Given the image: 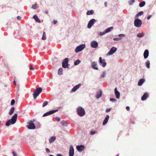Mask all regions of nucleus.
Segmentation results:
<instances>
[{"mask_svg":"<svg viewBox=\"0 0 156 156\" xmlns=\"http://www.w3.org/2000/svg\"><path fill=\"white\" fill-rule=\"evenodd\" d=\"M144 35L145 34L144 33H139L137 34V36L138 37L141 38L144 37Z\"/></svg>","mask_w":156,"mask_h":156,"instance_id":"nucleus-29","label":"nucleus"},{"mask_svg":"<svg viewBox=\"0 0 156 156\" xmlns=\"http://www.w3.org/2000/svg\"><path fill=\"white\" fill-rule=\"evenodd\" d=\"M118 36L119 37H124L126 36V35L123 34H119L118 35Z\"/></svg>","mask_w":156,"mask_h":156,"instance_id":"nucleus-44","label":"nucleus"},{"mask_svg":"<svg viewBox=\"0 0 156 156\" xmlns=\"http://www.w3.org/2000/svg\"><path fill=\"white\" fill-rule=\"evenodd\" d=\"M57 23V21L56 20H54L53 21V23L54 24H55Z\"/></svg>","mask_w":156,"mask_h":156,"instance_id":"nucleus-53","label":"nucleus"},{"mask_svg":"<svg viewBox=\"0 0 156 156\" xmlns=\"http://www.w3.org/2000/svg\"><path fill=\"white\" fill-rule=\"evenodd\" d=\"M85 47L86 45L84 44H80L76 47L75 51L76 53L82 51Z\"/></svg>","mask_w":156,"mask_h":156,"instance_id":"nucleus-4","label":"nucleus"},{"mask_svg":"<svg viewBox=\"0 0 156 156\" xmlns=\"http://www.w3.org/2000/svg\"><path fill=\"white\" fill-rule=\"evenodd\" d=\"M49 156H54L53 155L50 154V155Z\"/></svg>","mask_w":156,"mask_h":156,"instance_id":"nucleus-61","label":"nucleus"},{"mask_svg":"<svg viewBox=\"0 0 156 156\" xmlns=\"http://www.w3.org/2000/svg\"><path fill=\"white\" fill-rule=\"evenodd\" d=\"M58 111V109H55V110H51L49 112H48L45 113L43 115V117H45L48 115H51L52 114H53V113L57 112Z\"/></svg>","mask_w":156,"mask_h":156,"instance_id":"nucleus-9","label":"nucleus"},{"mask_svg":"<svg viewBox=\"0 0 156 156\" xmlns=\"http://www.w3.org/2000/svg\"><path fill=\"white\" fill-rule=\"evenodd\" d=\"M121 38H114L113 39V40L115 41H119L121 40Z\"/></svg>","mask_w":156,"mask_h":156,"instance_id":"nucleus-45","label":"nucleus"},{"mask_svg":"<svg viewBox=\"0 0 156 156\" xmlns=\"http://www.w3.org/2000/svg\"><path fill=\"white\" fill-rule=\"evenodd\" d=\"M74 154V149L73 146H70L69 152V156H73Z\"/></svg>","mask_w":156,"mask_h":156,"instance_id":"nucleus-12","label":"nucleus"},{"mask_svg":"<svg viewBox=\"0 0 156 156\" xmlns=\"http://www.w3.org/2000/svg\"><path fill=\"white\" fill-rule=\"evenodd\" d=\"M109 118V116L108 115H107L106 117L104 119L103 122V125H105L108 123V120Z\"/></svg>","mask_w":156,"mask_h":156,"instance_id":"nucleus-16","label":"nucleus"},{"mask_svg":"<svg viewBox=\"0 0 156 156\" xmlns=\"http://www.w3.org/2000/svg\"><path fill=\"white\" fill-rule=\"evenodd\" d=\"M30 69L31 70H34V69L32 66H31L30 68Z\"/></svg>","mask_w":156,"mask_h":156,"instance_id":"nucleus-51","label":"nucleus"},{"mask_svg":"<svg viewBox=\"0 0 156 156\" xmlns=\"http://www.w3.org/2000/svg\"><path fill=\"white\" fill-rule=\"evenodd\" d=\"M17 114L15 113L12 117L11 118L8 120L5 123V125L6 126H9L11 124H14L17 118Z\"/></svg>","mask_w":156,"mask_h":156,"instance_id":"nucleus-1","label":"nucleus"},{"mask_svg":"<svg viewBox=\"0 0 156 156\" xmlns=\"http://www.w3.org/2000/svg\"><path fill=\"white\" fill-rule=\"evenodd\" d=\"M117 50V48L114 47H112L107 53V55H113Z\"/></svg>","mask_w":156,"mask_h":156,"instance_id":"nucleus-11","label":"nucleus"},{"mask_svg":"<svg viewBox=\"0 0 156 156\" xmlns=\"http://www.w3.org/2000/svg\"><path fill=\"white\" fill-rule=\"evenodd\" d=\"M126 109L127 111H129L130 110V107L128 106H126Z\"/></svg>","mask_w":156,"mask_h":156,"instance_id":"nucleus-55","label":"nucleus"},{"mask_svg":"<svg viewBox=\"0 0 156 156\" xmlns=\"http://www.w3.org/2000/svg\"><path fill=\"white\" fill-rule=\"evenodd\" d=\"M110 101L113 102H115L117 101V100L113 98H110Z\"/></svg>","mask_w":156,"mask_h":156,"instance_id":"nucleus-41","label":"nucleus"},{"mask_svg":"<svg viewBox=\"0 0 156 156\" xmlns=\"http://www.w3.org/2000/svg\"><path fill=\"white\" fill-rule=\"evenodd\" d=\"M111 110V108H108L106 109V112H110Z\"/></svg>","mask_w":156,"mask_h":156,"instance_id":"nucleus-47","label":"nucleus"},{"mask_svg":"<svg viewBox=\"0 0 156 156\" xmlns=\"http://www.w3.org/2000/svg\"><path fill=\"white\" fill-rule=\"evenodd\" d=\"M135 2V0H129L128 3L129 5H132Z\"/></svg>","mask_w":156,"mask_h":156,"instance_id":"nucleus-35","label":"nucleus"},{"mask_svg":"<svg viewBox=\"0 0 156 156\" xmlns=\"http://www.w3.org/2000/svg\"><path fill=\"white\" fill-rule=\"evenodd\" d=\"M14 110L15 108L14 107H11L9 112V115H12L13 113Z\"/></svg>","mask_w":156,"mask_h":156,"instance_id":"nucleus-25","label":"nucleus"},{"mask_svg":"<svg viewBox=\"0 0 156 156\" xmlns=\"http://www.w3.org/2000/svg\"><path fill=\"white\" fill-rule=\"evenodd\" d=\"M69 59L68 58H65L62 62V67L64 68H66L68 67Z\"/></svg>","mask_w":156,"mask_h":156,"instance_id":"nucleus-7","label":"nucleus"},{"mask_svg":"<svg viewBox=\"0 0 156 156\" xmlns=\"http://www.w3.org/2000/svg\"><path fill=\"white\" fill-rule=\"evenodd\" d=\"M145 82V80L144 79H141L138 81V85L139 86H141Z\"/></svg>","mask_w":156,"mask_h":156,"instance_id":"nucleus-22","label":"nucleus"},{"mask_svg":"<svg viewBox=\"0 0 156 156\" xmlns=\"http://www.w3.org/2000/svg\"><path fill=\"white\" fill-rule=\"evenodd\" d=\"M146 66L149 69L150 67V62L149 61H147L145 63Z\"/></svg>","mask_w":156,"mask_h":156,"instance_id":"nucleus-34","label":"nucleus"},{"mask_svg":"<svg viewBox=\"0 0 156 156\" xmlns=\"http://www.w3.org/2000/svg\"><path fill=\"white\" fill-rule=\"evenodd\" d=\"M38 7V5L37 4H33L31 7V8L34 9H36Z\"/></svg>","mask_w":156,"mask_h":156,"instance_id":"nucleus-38","label":"nucleus"},{"mask_svg":"<svg viewBox=\"0 0 156 156\" xmlns=\"http://www.w3.org/2000/svg\"><path fill=\"white\" fill-rule=\"evenodd\" d=\"M31 138V136H27L25 138V140H26V141L29 140H30Z\"/></svg>","mask_w":156,"mask_h":156,"instance_id":"nucleus-43","label":"nucleus"},{"mask_svg":"<svg viewBox=\"0 0 156 156\" xmlns=\"http://www.w3.org/2000/svg\"><path fill=\"white\" fill-rule=\"evenodd\" d=\"M99 64L102 66L103 67H105L106 66V63L105 62V60L104 59H102L101 57H100L99 58Z\"/></svg>","mask_w":156,"mask_h":156,"instance_id":"nucleus-10","label":"nucleus"},{"mask_svg":"<svg viewBox=\"0 0 156 156\" xmlns=\"http://www.w3.org/2000/svg\"><path fill=\"white\" fill-rule=\"evenodd\" d=\"M98 46V43L96 41H93L90 43V46L92 48H96Z\"/></svg>","mask_w":156,"mask_h":156,"instance_id":"nucleus-13","label":"nucleus"},{"mask_svg":"<svg viewBox=\"0 0 156 156\" xmlns=\"http://www.w3.org/2000/svg\"><path fill=\"white\" fill-rule=\"evenodd\" d=\"M148 93H145L141 97V99L143 101H145L148 97Z\"/></svg>","mask_w":156,"mask_h":156,"instance_id":"nucleus-19","label":"nucleus"},{"mask_svg":"<svg viewBox=\"0 0 156 156\" xmlns=\"http://www.w3.org/2000/svg\"><path fill=\"white\" fill-rule=\"evenodd\" d=\"M63 70V68H60L58 69V75H61L62 74V71Z\"/></svg>","mask_w":156,"mask_h":156,"instance_id":"nucleus-30","label":"nucleus"},{"mask_svg":"<svg viewBox=\"0 0 156 156\" xmlns=\"http://www.w3.org/2000/svg\"><path fill=\"white\" fill-rule=\"evenodd\" d=\"M12 153L13 154V156H17V154L14 151H12Z\"/></svg>","mask_w":156,"mask_h":156,"instance_id":"nucleus-50","label":"nucleus"},{"mask_svg":"<svg viewBox=\"0 0 156 156\" xmlns=\"http://www.w3.org/2000/svg\"><path fill=\"white\" fill-rule=\"evenodd\" d=\"M97 63L95 62H93L92 63L91 66L93 69L95 70H98V68L97 66Z\"/></svg>","mask_w":156,"mask_h":156,"instance_id":"nucleus-21","label":"nucleus"},{"mask_svg":"<svg viewBox=\"0 0 156 156\" xmlns=\"http://www.w3.org/2000/svg\"><path fill=\"white\" fill-rule=\"evenodd\" d=\"M96 20L95 19H92L90 20L87 25V27L88 29L90 28L95 23Z\"/></svg>","mask_w":156,"mask_h":156,"instance_id":"nucleus-8","label":"nucleus"},{"mask_svg":"<svg viewBox=\"0 0 156 156\" xmlns=\"http://www.w3.org/2000/svg\"><path fill=\"white\" fill-rule=\"evenodd\" d=\"M56 137L55 136H51L49 139V142L50 144L53 143L56 140Z\"/></svg>","mask_w":156,"mask_h":156,"instance_id":"nucleus-23","label":"nucleus"},{"mask_svg":"<svg viewBox=\"0 0 156 156\" xmlns=\"http://www.w3.org/2000/svg\"><path fill=\"white\" fill-rule=\"evenodd\" d=\"M145 2L144 1H142L139 3V6L140 7H143L145 5Z\"/></svg>","mask_w":156,"mask_h":156,"instance_id":"nucleus-31","label":"nucleus"},{"mask_svg":"<svg viewBox=\"0 0 156 156\" xmlns=\"http://www.w3.org/2000/svg\"><path fill=\"white\" fill-rule=\"evenodd\" d=\"M55 119H56V120L57 121H60V118L58 117H56V118Z\"/></svg>","mask_w":156,"mask_h":156,"instance_id":"nucleus-49","label":"nucleus"},{"mask_svg":"<svg viewBox=\"0 0 156 156\" xmlns=\"http://www.w3.org/2000/svg\"><path fill=\"white\" fill-rule=\"evenodd\" d=\"M119 155L118 154L116 156H118Z\"/></svg>","mask_w":156,"mask_h":156,"instance_id":"nucleus-62","label":"nucleus"},{"mask_svg":"<svg viewBox=\"0 0 156 156\" xmlns=\"http://www.w3.org/2000/svg\"><path fill=\"white\" fill-rule=\"evenodd\" d=\"M45 150H46V152L48 153H49L50 152V151L48 148H46Z\"/></svg>","mask_w":156,"mask_h":156,"instance_id":"nucleus-48","label":"nucleus"},{"mask_svg":"<svg viewBox=\"0 0 156 156\" xmlns=\"http://www.w3.org/2000/svg\"><path fill=\"white\" fill-rule=\"evenodd\" d=\"M94 11L93 10H90L87 11L86 14L88 15H93L94 13Z\"/></svg>","mask_w":156,"mask_h":156,"instance_id":"nucleus-26","label":"nucleus"},{"mask_svg":"<svg viewBox=\"0 0 156 156\" xmlns=\"http://www.w3.org/2000/svg\"><path fill=\"white\" fill-rule=\"evenodd\" d=\"M113 28V27H112L108 28L105 30V32L107 33L111 31Z\"/></svg>","mask_w":156,"mask_h":156,"instance_id":"nucleus-27","label":"nucleus"},{"mask_svg":"<svg viewBox=\"0 0 156 156\" xmlns=\"http://www.w3.org/2000/svg\"><path fill=\"white\" fill-rule=\"evenodd\" d=\"M102 94V91L101 90H100L97 92L95 95V97L97 99H98L101 97Z\"/></svg>","mask_w":156,"mask_h":156,"instance_id":"nucleus-15","label":"nucleus"},{"mask_svg":"<svg viewBox=\"0 0 156 156\" xmlns=\"http://www.w3.org/2000/svg\"><path fill=\"white\" fill-rule=\"evenodd\" d=\"M15 103V101L14 99H12L11 100V105H13Z\"/></svg>","mask_w":156,"mask_h":156,"instance_id":"nucleus-46","label":"nucleus"},{"mask_svg":"<svg viewBox=\"0 0 156 156\" xmlns=\"http://www.w3.org/2000/svg\"><path fill=\"white\" fill-rule=\"evenodd\" d=\"M33 18L35 20L36 22L38 23H41V20L39 19L38 17L36 15H34L33 16Z\"/></svg>","mask_w":156,"mask_h":156,"instance_id":"nucleus-24","label":"nucleus"},{"mask_svg":"<svg viewBox=\"0 0 156 156\" xmlns=\"http://www.w3.org/2000/svg\"><path fill=\"white\" fill-rule=\"evenodd\" d=\"M46 35L45 34V33L44 32H43V35L42 37V39L43 40H44L46 39Z\"/></svg>","mask_w":156,"mask_h":156,"instance_id":"nucleus-36","label":"nucleus"},{"mask_svg":"<svg viewBox=\"0 0 156 156\" xmlns=\"http://www.w3.org/2000/svg\"><path fill=\"white\" fill-rule=\"evenodd\" d=\"M57 156H62V155L60 154H57Z\"/></svg>","mask_w":156,"mask_h":156,"instance_id":"nucleus-57","label":"nucleus"},{"mask_svg":"<svg viewBox=\"0 0 156 156\" xmlns=\"http://www.w3.org/2000/svg\"><path fill=\"white\" fill-rule=\"evenodd\" d=\"M80 62L81 61L79 59H77L74 62V64L75 66H76L79 64Z\"/></svg>","mask_w":156,"mask_h":156,"instance_id":"nucleus-33","label":"nucleus"},{"mask_svg":"<svg viewBox=\"0 0 156 156\" xmlns=\"http://www.w3.org/2000/svg\"><path fill=\"white\" fill-rule=\"evenodd\" d=\"M144 12L143 11H141L140 12L137 14L135 16V18H137L139 16H141L143 14Z\"/></svg>","mask_w":156,"mask_h":156,"instance_id":"nucleus-28","label":"nucleus"},{"mask_svg":"<svg viewBox=\"0 0 156 156\" xmlns=\"http://www.w3.org/2000/svg\"><path fill=\"white\" fill-rule=\"evenodd\" d=\"M18 20H20L21 19V17L20 16H18L17 17Z\"/></svg>","mask_w":156,"mask_h":156,"instance_id":"nucleus-54","label":"nucleus"},{"mask_svg":"<svg viewBox=\"0 0 156 156\" xmlns=\"http://www.w3.org/2000/svg\"><path fill=\"white\" fill-rule=\"evenodd\" d=\"M115 94L116 98L117 99H119L120 98V94L119 92L117 90L116 88H115Z\"/></svg>","mask_w":156,"mask_h":156,"instance_id":"nucleus-17","label":"nucleus"},{"mask_svg":"<svg viewBox=\"0 0 156 156\" xmlns=\"http://www.w3.org/2000/svg\"><path fill=\"white\" fill-rule=\"evenodd\" d=\"M134 25L137 27H141L142 21L139 19L137 18L135 19L134 22Z\"/></svg>","mask_w":156,"mask_h":156,"instance_id":"nucleus-5","label":"nucleus"},{"mask_svg":"<svg viewBox=\"0 0 156 156\" xmlns=\"http://www.w3.org/2000/svg\"><path fill=\"white\" fill-rule=\"evenodd\" d=\"M85 147L83 145H81L76 146V149L80 152L82 151L84 149Z\"/></svg>","mask_w":156,"mask_h":156,"instance_id":"nucleus-14","label":"nucleus"},{"mask_svg":"<svg viewBox=\"0 0 156 156\" xmlns=\"http://www.w3.org/2000/svg\"><path fill=\"white\" fill-rule=\"evenodd\" d=\"M149 52L148 50H145L144 53V59H146L149 56Z\"/></svg>","mask_w":156,"mask_h":156,"instance_id":"nucleus-20","label":"nucleus"},{"mask_svg":"<svg viewBox=\"0 0 156 156\" xmlns=\"http://www.w3.org/2000/svg\"><path fill=\"white\" fill-rule=\"evenodd\" d=\"M151 15H148L147 17V20H149V19H150V18H151Z\"/></svg>","mask_w":156,"mask_h":156,"instance_id":"nucleus-52","label":"nucleus"},{"mask_svg":"<svg viewBox=\"0 0 156 156\" xmlns=\"http://www.w3.org/2000/svg\"><path fill=\"white\" fill-rule=\"evenodd\" d=\"M61 108V106H60V107H58V109H60V108Z\"/></svg>","mask_w":156,"mask_h":156,"instance_id":"nucleus-60","label":"nucleus"},{"mask_svg":"<svg viewBox=\"0 0 156 156\" xmlns=\"http://www.w3.org/2000/svg\"><path fill=\"white\" fill-rule=\"evenodd\" d=\"M106 34V33L105 32V31H104L103 32H100L98 33V35L100 36H102V35H104L105 34Z\"/></svg>","mask_w":156,"mask_h":156,"instance_id":"nucleus-40","label":"nucleus"},{"mask_svg":"<svg viewBox=\"0 0 156 156\" xmlns=\"http://www.w3.org/2000/svg\"><path fill=\"white\" fill-rule=\"evenodd\" d=\"M76 111L77 114L80 116H83L85 114L84 109L81 107H78L77 108Z\"/></svg>","mask_w":156,"mask_h":156,"instance_id":"nucleus-2","label":"nucleus"},{"mask_svg":"<svg viewBox=\"0 0 156 156\" xmlns=\"http://www.w3.org/2000/svg\"><path fill=\"white\" fill-rule=\"evenodd\" d=\"M48 104V102L47 101H44L42 105V107H44L46 106Z\"/></svg>","mask_w":156,"mask_h":156,"instance_id":"nucleus-39","label":"nucleus"},{"mask_svg":"<svg viewBox=\"0 0 156 156\" xmlns=\"http://www.w3.org/2000/svg\"><path fill=\"white\" fill-rule=\"evenodd\" d=\"M42 89L41 87H39L37 88L34 91V93L33 94V95L34 98V99L37 98V97L39 94L41 92Z\"/></svg>","mask_w":156,"mask_h":156,"instance_id":"nucleus-3","label":"nucleus"},{"mask_svg":"<svg viewBox=\"0 0 156 156\" xmlns=\"http://www.w3.org/2000/svg\"><path fill=\"white\" fill-rule=\"evenodd\" d=\"M106 76V72L104 71L102 72V74L101 75L100 77L101 78H103L105 77Z\"/></svg>","mask_w":156,"mask_h":156,"instance_id":"nucleus-37","label":"nucleus"},{"mask_svg":"<svg viewBox=\"0 0 156 156\" xmlns=\"http://www.w3.org/2000/svg\"><path fill=\"white\" fill-rule=\"evenodd\" d=\"M81 85V84L80 83L76 85L72 89L71 91L73 92H75L79 88Z\"/></svg>","mask_w":156,"mask_h":156,"instance_id":"nucleus-18","label":"nucleus"},{"mask_svg":"<svg viewBox=\"0 0 156 156\" xmlns=\"http://www.w3.org/2000/svg\"><path fill=\"white\" fill-rule=\"evenodd\" d=\"M28 125L27 126V128L29 129H34L35 128V126L33 121L31 120L28 122Z\"/></svg>","mask_w":156,"mask_h":156,"instance_id":"nucleus-6","label":"nucleus"},{"mask_svg":"<svg viewBox=\"0 0 156 156\" xmlns=\"http://www.w3.org/2000/svg\"><path fill=\"white\" fill-rule=\"evenodd\" d=\"M96 133L95 131H91L90 132V133L91 135H93L95 134Z\"/></svg>","mask_w":156,"mask_h":156,"instance_id":"nucleus-42","label":"nucleus"},{"mask_svg":"<svg viewBox=\"0 0 156 156\" xmlns=\"http://www.w3.org/2000/svg\"><path fill=\"white\" fill-rule=\"evenodd\" d=\"M61 124L63 126H67V124L65 120H62L61 121Z\"/></svg>","mask_w":156,"mask_h":156,"instance_id":"nucleus-32","label":"nucleus"},{"mask_svg":"<svg viewBox=\"0 0 156 156\" xmlns=\"http://www.w3.org/2000/svg\"><path fill=\"white\" fill-rule=\"evenodd\" d=\"M13 83L15 85H16V82L14 80L13 81Z\"/></svg>","mask_w":156,"mask_h":156,"instance_id":"nucleus-58","label":"nucleus"},{"mask_svg":"<svg viewBox=\"0 0 156 156\" xmlns=\"http://www.w3.org/2000/svg\"><path fill=\"white\" fill-rule=\"evenodd\" d=\"M45 12L46 14H48V10H45Z\"/></svg>","mask_w":156,"mask_h":156,"instance_id":"nucleus-59","label":"nucleus"},{"mask_svg":"<svg viewBox=\"0 0 156 156\" xmlns=\"http://www.w3.org/2000/svg\"><path fill=\"white\" fill-rule=\"evenodd\" d=\"M104 5L105 7H106L107 6V3L106 2H105Z\"/></svg>","mask_w":156,"mask_h":156,"instance_id":"nucleus-56","label":"nucleus"}]
</instances>
